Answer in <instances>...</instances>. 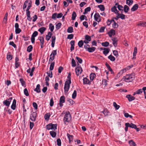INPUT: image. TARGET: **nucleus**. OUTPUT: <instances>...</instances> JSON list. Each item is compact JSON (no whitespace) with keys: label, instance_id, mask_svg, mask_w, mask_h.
<instances>
[{"label":"nucleus","instance_id":"obj_40","mask_svg":"<svg viewBox=\"0 0 146 146\" xmlns=\"http://www.w3.org/2000/svg\"><path fill=\"white\" fill-rule=\"evenodd\" d=\"M50 135L53 137H55L56 135V133L54 131H50Z\"/></svg>","mask_w":146,"mask_h":146},{"label":"nucleus","instance_id":"obj_46","mask_svg":"<svg viewBox=\"0 0 146 146\" xmlns=\"http://www.w3.org/2000/svg\"><path fill=\"white\" fill-rule=\"evenodd\" d=\"M137 48L136 47H135L134 48V51L133 53V56H135L137 53Z\"/></svg>","mask_w":146,"mask_h":146},{"label":"nucleus","instance_id":"obj_1","mask_svg":"<svg viewBox=\"0 0 146 146\" xmlns=\"http://www.w3.org/2000/svg\"><path fill=\"white\" fill-rule=\"evenodd\" d=\"M71 119V115L70 112L69 111L66 112L63 120L64 124L67 125V123L70 122Z\"/></svg>","mask_w":146,"mask_h":146},{"label":"nucleus","instance_id":"obj_23","mask_svg":"<svg viewBox=\"0 0 146 146\" xmlns=\"http://www.w3.org/2000/svg\"><path fill=\"white\" fill-rule=\"evenodd\" d=\"M67 136L69 139V142H70L73 141V136L72 135H70L69 133H67Z\"/></svg>","mask_w":146,"mask_h":146},{"label":"nucleus","instance_id":"obj_36","mask_svg":"<svg viewBox=\"0 0 146 146\" xmlns=\"http://www.w3.org/2000/svg\"><path fill=\"white\" fill-rule=\"evenodd\" d=\"M113 41V44L115 47H116L117 46V40L115 38H113L112 39Z\"/></svg>","mask_w":146,"mask_h":146},{"label":"nucleus","instance_id":"obj_11","mask_svg":"<svg viewBox=\"0 0 146 146\" xmlns=\"http://www.w3.org/2000/svg\"><path fill=\"white\" fill-rule=\"evenodd\" d=\"M52 34L51 32H48V34L46 36V39L47 41L49 40L51 37Z\"/></svg>","mask_w":146,"mask_h":146},{"label":"nucleus","instance_id":"obj_8","mask_svg":"<svg viewBox=\"0 0 146 146\" xmlns=\"http://www.w3.org/2000/svg\"><path fill=\"white\" fill-rule=\"evenodd\" d=\"M100 17V16L99 14L98 13H95L94 16L95 21L98 22H100L101 21V19L100 18H99Z\"/></svg>","mask_w":146,"mask_h":146},{"label":"nucleus","instance_id":"obj_16","mask_svg":"<svg viewBox=\"0 0 146 146\" xmlns=\"http://www.w3.org/2000/svg\"><path fill=\"white\" fill-rule=\"evenodd\" d=\"M70 44L71 45L70 50L71 51H72L74 49L75 41L74 40L71 41L70 42Z\"/></svg>","mask_w":146,"mask_h":146},{"label":"nucleus","instance_id":"obj_28","mask_svg":"<svg viewBox=\"0 0 146 146\" xmlns=\"http://www.w3.org/2000/svg\"><path fill=\"white\" fill-rule=\"evenodd\" d=\"M127 123L128 124H129L128 125L129 127H130L134 129H135V128H136V125L132 123Z\"/></svg>","mask_w":146,"mask_h":146},{"label":"nucleus","instance_id":"obj_43","mask_svg":"<svg viewBox=\"0 0 146 146\" xmlns=\"http://www.w3.org/2000/svg\"><path fill=\"white\" fill-rule=\"evenodd\" d=\"M51 129L54 130H55L57 129V124H53L51 123Z\"/></svg>","mask_w":146,"mask_h":146},{"label":"nucleus","instance_id":"obj_61","mask_svg":"<svg viewBox=\"0 0 146 146\" xmlns=\"http://www.w3.org/2000/svg\"><path fill=\"white\" fill-rule=\"evenodd\" d=\"M38 35V33L36 31H35L33 33L31 36L35 37L36 36Z\"/></svg>","mask_w":146,"mask_h":146},{"label":"nucleus","instance_id":"obj_62","mask_svg":"<svg viewBox=\"0 0 146 146\" xmlns=\"http://www.w3.org/2000/svg\"><path fill=\"white\" fill-rule=\"evenodd\" d=\"M105 28V27H102L99 30V32L100 33H102L104 32Z\"/></svg>","mask_w":146,"mask_h":146},{"label":"nucleus","instance_id":"obj_12","mask_svg":"<svg viewBox=\"0 0 146 146\" xmlns=\"http://www.w3.org/2000/svg\"><path fill=\"white\" fill-rule=\"evenodd\" d=\"M115 33V30L113 29H111L108 33L109 36L110 37H111L112 35H114Z\"/></svg>","mask_w":146,"mask_h":146},{"label":"nucleus","instance_id":"obj_24","mask_svg":"<svg viewBox=\"0 0 146 146\" xmlns=\"http://www.w3.org/2000/svg\"><path fill=\"white\" fill-rule=\"evenodd\" d=\"M40 85L38 84L37 85L36 88L34 90V91H36L37 93H39L40 92Z\"/></svg>","mask_w":146,"mask_h":146},{"label":"nucleus","instance_id":"obj_35","mask_svg":"<svg viewBox=\"0 0 146 146\" xmlns=\"http://www.w3.org/2000/svg\"><path fill=\"white\" fill-rule=\"evenodd\" d=\"M26 15L27 16V19L30 21H31L32 18L31 17L30 13H26Z\"/></svg>","mask_w":146,"mask_h":146},{"label":"nucleus","instance_id":"obj_56","mask_svg":"<svg viewBox=\"0 0 146 146\" xmlns=\"http://www.w3.org/2000/svg\"><path fill=\"white\" fill-rule=\"evenodd\" d=\"M62 25L61 23H58L56 26V28L57 29H58L60 28L61 26Z\"/></svg>","mask_w":146,"mask_h":146},{"label":"nucleus","instance_id":"obj_30","mask_svg":"<svg viewBox=\"0 0 146 146\" xmlns=\"http://www.w3.org/2000/svg\"><path fill=\"white\" fill-rule=\"evenodd\" d=\"M100 10L102 11H104L105 10V7L104 5H100L98 6Z\"/></svg>","mask_w":146,"mask_h":146},{"label":"nucleus","instance_id":"obj_25","mask_svg":"<svg viewBox=\"0 0 146 146\" xmlns=\"http://www.w3.org/2000/svg\"><path fill=\"white\" fill-rule=\"evenodd\" d=\"M46 28L44 27H42L39 29L38 31H39L41 34H42L43 32L46 30Z\"/></svg>","mask_w":146,"mask_h":146},{"label":"nucleus","instance_id":"obj_13","mask_svg":"<svg viewBox=\"0 0 146 146\" xmlns=\"http://www.w3.org/2000/svg\"><path fill=\"white\" fill-rule=\"evenodd\" d=\"M10 103L11 101L8 100H4L3 102V104L7 107H9V106Z\"/></svg>","mask_w":146,"mask_h":146},{"label":"nucleus","instance_id":"obj_52","mask_svg":"<svg viewBox=\"0 0 146 146\" xmlns=\"http://www.w3.org/2000/svg\"><path fill=\"white\" fill-rule=\"evenodd\" d=\"M24 94L26 96H29V94L27 88H25L24 90Z\"/></svg>","mask_w":146,"mask_h":146},{"label":"nucleus","instance_id":"obj_41","mask_svg":"<svg viewBox=\"0 0 146 146\" xmlns=\"http://www.w3.org/2000/svg\"><path fill=\"white\" fill-rule=\"evenodd\" d=\"M109 44L108 42L106 41L105 42H103L102 43V46L105 47L108 46Z\"/></svg>","mask_w":146,"mask_h":146},{"label":"nucleus","instance_id":"obj_7","mask_svg":"<svg viewBox=\"0 0 146 146\" xmlns=\"http://www.w3.org/2000/svg\"><path fill=\"white\" fill-rule=\"evenodd\" d=\"M65 98L64 96H61L60 98L59 104L60 107H62L63 106V104L65 102Z\"/></svg>","mask_w":146,"mask_h":146},{"label":"nucleus","instance_id":"obj_4","mask_svg":"<svg viewBox=\"0 0 146 146\" xmlns=\"http://www.w3.org/2000/svg\"><path fill=\"white\" fill-rule=\"evenodd\" d=\"M37 113L36 112H33L30 115V119L33 121H35L36 118Z\"/></svg>","mask_w":146,"mask_h":146},{"label":"nucleus","instance_id":"obj_59","mask_svg":"<svg viewBox=\"0 0 146 146\" xmlns=\"http://www.w3.org/2000/svg\"><path fill=\"white\" fill-rule=\"evenodd\" d=\"M113 55L116 56V57H117L118 56V52L116 50H114L113 51Z\"/></svg>","mask_w":146,"mask_h":146},{"label":"nucleus","instance_id":"obj_44","mask_svg":"<svg viewBox=\"0 0 146 146\" xmlns=\"http://www.w3.org/2000/svg\"><path fill=\"white\" fill-rule=\"evenodd\" d=\"M113 105L116 110L118 109L120 107V106L117 105L115 102H113Z\"/></svg>","mask_w":146,"mask_h":146},{"label":"nucleus","instance_id":"obj_21","mask_svg":"<svg viewBox=\"0 0 146 146\" xmlns=\"http://www.w3.org/2000/svg\"><path fill=\"white\" fill-rule=\"evenodd\" d=\"M111 11L114 12L117 15L119 13V11L117 10L116 7L115 6H114L111 8Z\"/></svg>","mask_w":146,"mask_h":146},{"label":"nucleus","instance_id":"obj_60","mask_svg":"<svg viewBox=\"0 0 146 146\" xmlns=\"http://www.w3.org/2000/svg\"><path fill=\"white\" fill-rule=\"evenodd\" d=\"M47 74L48 75V76L50 78H52V72L51 71H49V72H47Z\"/></svg>","mask_w":146,"mask_h":146},{"label":"nucleus","instance_id":"obj_51","mask_svg":"<svg viewBox=\"0 0 146 146\" xmlns=\"http://www.w3.org/2000/svg\"><path fill=\"white\" fill-rule=\"evenodd\" d=\"M72 67H75L76 66V62L74 59L72 58Z\"/></svg>","mask_w":146,"mask_h":146},{"label":"nucleus","instance_id":"obj_6","mask_svg":"<svg viewBox=\"0 0 146 146\" xmlns=\"http://www.w3.org/2000/svg\"><path fill=\"white\" fill-rule=\"evenodd\" d=\"M91 40V37L88 35H86L85 36V40L84 41V42L85 43L88 44Z\"/></svg>","mask_w":146,"mask_h":146},{"label":"nucleus","instance_id":"obj_55","mask_svg":"<svg viewBox=\"0 0 146 146\" xmlns=\"http://www.w3.org/2000/svg\"><path fill=\"white\" fill-rule=\"evenodd\" d=\"M71 73L70 72L68 74V76H67V78H68V80H67L66 81L69 82V81L71 82Z\"/></svg>","mask_w":146,"mask_h":146},{"label":"nucleus","instance_id":"obj_33","mask_svg":"<svg viewBox=\"0 0 146 146\" xmlns=\"http://www.w3.org/2000/svg\"><path fill=\"white\" fill-rule=\"evenodd\" d=\"M76 17V14L75 11H73L72 15V20H74Z\"/></svg>","mask_w":146,"mask_h":146},{"label":"nucleus","instance_id":"obj_31","mask_svg":"<svg viewBox=\"0 0 146 146\" xmlns=\"http://www.w3.org/2000/svg\"><path fill=\"white\" fill-rule=\"evenodd\" d=\"M73 28L72 27H69L67 30V32L68 33H71L73 32Z\"/></svg>","mask_w":146,"mask_h":146},{"label":"nucleus","instance_id":"obj_45","mask_svg":"<svg viewBox=\"0 0 146 146\" xmlns=\"http://www.w3.org/2000/svg\"><path fill=\"white\" fill-rule=\"evenodd\" d=\"M138 25L141 27H146V22L140 23L138 24Z\"/></svg>","mask_w":146,"mask_h":146},{"label":"nucleus","instance_id":"obj_57","mask_svg":"<svg viewBox=\"0 0 146 146\" xmlns=\"http://www.w3.org/2000/svg\"><path fill=\"white\" fill-rule=\"evenodd\" d=\"M21 31V30L19 28L15 29V32L16 34L19 33Z\"/></svg>","mask_w":146,"mask_h":146},{"label":"nucleus","instance_id":"obj_19","mask_svg":"<svg viewBox=\"0 0 146 146\" xmlns=\"http://www.w3.org/2000/svg\"><path fill=\"white\" fill-rule=\"evenodd\" d=\"M104 51H103V54L105 55L106 56L107 54H108L109 52L110 49L109 48H104Z\"/></svg>","mask_w":146,"mask_h":146},{"label":"nucleus","instance_id":"obj_20","mask_svg":"<svg viewBox=\"0 0 146 146\" xmlns=\"http://www.w3.org/2000/svg\"><path fill=\"white\" fill-rule=\"evenodd\" d=\"M96 48L95 47H89L88 48H87V49L86 50L90 52H94L95 49Z\"/></svg>","mask_w":146,"mask_h":146},{"label":"nucleus","instance_id":"obj_54","mask_svg":"<svg viewBox=\"0 0 146 146\" xmlns=\"http://www.w3.org/2000/svg\"><path fill=\"white\" fill-rule=\"evenodd\" d=\"M112 27L114 28H117L118 27V25L115 22H114L113 23V24L112 25Z\"/></svg>","mask_w":146,"mask_h":146},{"label":"nucleus","instance_id":"obj_32","mask_svg":"<svg viewBox=\"0 0 146 146\" xmlns=\"http://www.w3.org/2000/svg\"><path fill=\"white\" fill-rule=\"evenodd\" d=\"M132 0H126V3L129 6L131 5L133 3Z\"/></svg>","mask_w":146,"mask_h":146},{"label":"nucleus","instance_id":"obj_29","mask_svg":"<svg viewBox=\"0 0 146 146\" xmlns=\"http://www.w3.org/2000/svg\"><path fill=\"white\" fill-rule=\"evenodd\" d=\"M84 41L81 40L79 41L78 43V45L79 47H82L84 44Z\"/></svg>","mask_w":146,"mask_h":146},{"label":"nucleus","instance_id":"obj_22","mask_svg":"<svg viewBox=\"0 0 146 146\" xmlns=\"http://www.w3.org/2000/svg\"><path fill=\"white\" fill-rule=\"evenodd\" d=\"M96 76V75L94 73H92L90 74V78L91 82L93 81Z\"/></svg>","mask_w":146,"mask_h":146},{"label":"nucleus","instance_id":"obj_27","mask_svg":"<svg viewBox=\"0 0 146 146\" xmlns=\"http://www.w3.org/2000/svg\"><path fill=\"white\" fill-rule=\"evenodd\" d=\"M108 58L111 61H114L115 59V57L111 55L109 56Z\"/></svg>","mask_w":146,"mask_h":146},{"label":"nucleus","instance_id":"obj_37","mask_svg":"<svg viewBox=\"0 0 146 146\" xmlns=\"http://www.w3.org/2000/svg\"><path fill=\"white\" fill-rule=\"evenodd\" d=\"M20 81L21 82V84L23 86H24L25 87V81H24L23 79L22 78H20Z\"/></svg>","mask_w":146,"mask_h":146},{"label":"nucleus","instance_id":"obj_9","mask_svg":"<svg viewBox=\"0 0 146 146\" xmlns=\"http://www.w3.org/2000/svg\"><path fill=\"white\" fill-rule=\"evenodd\" d=\"M83 84H84L90 85L91 81L89 80L87 78H84L83 79Z\"/></svg>","mask_w":146,"mask_h":146},{"label":"nucleus","instance_id":"obj_48","mask_svg":"<svg viewBox=\"0 0 146 146\" xmlns=\"http://www.w3.org/2000/svg\"><path fill=\"white\" fill-rule=\"evenodd\" d=\"M29 0H27L25 1V2L24 4L23 5V9H25L26 8V7H27V3H28L29 2Z\"/></svg>","mask_w":146,"mask_h":146},{"label":"nucleus","instance_id":"obj_3","mask_svg":"<svg viewBox=\"0 0 146 146\" xmlns=\"http://www.w3.org/2000/svg\"><path fill=\"white\" fill-rule=\"evenodd\" d=\"M71 83V82L69 81V82L67 81L65 82L64 88L65 93H66L68 92L70 88V84Z\"/></svg>","mask_w":146,"mask_h":146},{"label":"nucleus","instance_id":"obj_50","mask_svg":"<svg viewBox=\"0 0 146 146\" xmlns=\"http://www.w3.org/2000/svg\"><path fill=\"white\" fill-rule=\"evenodd\" d=\"M105 115V116L108 115V113L109 112L108 110L107 109H106L105 110H104L102 112Z\"/></svg>","mask_w":146,"mask_h":146},{"label":"nucleus","instance_id":"obj_26","mask_svg":"<svg viewBox=\"0 0 146 146\" xmlns=\"http://www.w3.org/2000/svg\"><path fill=\"white\" fill-rule=\"evenodd\" d=\"M128 143L130 145V146H135L136 144L132 140H130L128 141Z\"/></svg>","mask_w":146,"mask_h":146},{"label":"nucleus","instance_id":"obj_64","mask_svg":"<svg viewBox=\"0 0 146 146\" xmlns=\"http://www.w3.org/2000/svg\"><path fill=\"white\" fill-rule=\"evenodd\" d=\"M74 37V35L73 34L68 35V36L67 38L68 39H72Z\"/></svg>","mask_w":146,"mask_h":146},{"label":"nucleus","instance_id":"obj_47","mask_svg":"<svg viewBox=\"0 0 146 146\" xmlns=\"http://www.w3.org/2000/svg\"><path fill=\"white\" fill-rule=\"evenodd\" d=\"M76 94H77V92L76 90H74L72 94V98L73 99H75L76 96Z\"/></svg>","mask_w":146,"mask_h":146},{"label":"nucleus","instance_id":"obj_34","mask_svg":"<svg viewBox=\"0 0 146 146\" xmlns=\"http://www.w3.org/2000/svg\"><path fill=\"white\" fill-rule=\"evenodd\" d=\"M49 28L51 32H52L53 31L54 29V26L51 23L49 24Z\"/></svg>","mask_w":146,"mask_h":146},{"label":"nucleus","instance_id":"obj_15","mask_svg":"<svg viewBox=\"0 0 146 146\" xmlns=\"http://www.w3.org/2000/svg\"><path fill=\"white\" fill-rule=\"evenodd\" d=\"M117 15L116 16V17L118 18H120L122 19H125V15L123 14H120L118 13L117 14Z\"/></svg>","mask_w":146,"mask_h":146},{"label":"nucleus","instance_id":"obj_39","mask_svg":"<svg viewBox=\"0 0 146 146\" xmlns=\"http://www.w3.org/2000/svg\"><path fill=\"white\" fill-rule=\"evenodd\" d=\"M33 47L31 45L29 46L27 48V51L29 52H31L33 49Z\"/></svg>","mask_w":146,"mask_h":146},{"label":"nucleus","instance_id":"obj_58","mask_svg":"<svg viewBox=\"0 0 146 146\" xmlns=\"http://www.w3.org/2000/svg\"><path fill=\"white\" fill-rule=\"evenodd\" d=\"M57 145L58 146L61 145V141L60 139L59 138L57 140Z\"/></svg>","mask_w":146,"mask_h":146},{"label":"nucleus","instance_id":"obj_42","mask_svg":"<svg viewBox=\"0 0 146 146\" xmlns=\"http://www.w3.org/2000/svg\"><path fill=\"white\" fill-rule=\"evenodd\" d=\"M113 19V18L111 20H110L109 19L108 20L107 23L108 25H110L111 24L112 22H113V23L115 22Z\"/></svg>","mask_w":146,"mask_h":146},{"label":"nucleus","instance_id":"obj_49","mask_svg":"<svg viewBox=\"0 0 146 146\" xmlns=\"http://www.w3.org/2000/svg\"><path fill=\"white\" fill-rule=\"evenodd\" d=\"M54 62H52L50 64V70H53L54 65Z\"/></svg>","mask_w":146,"mask_h":146},{"label":"nucleus","instance_id":"obj_14","mask_svg":"<svg viewBox=\"0 0 146 146\" xmlns=\"http://www.w3.org/2000/svg\"><path fill=\"white\" fill-rule=\"evenodd\" d=\"M52 39V43L51 46L52 47H54V45L55 43V41L56 40V37L54 36H53L51 37Z\"/></svg>","mask_w":146,"mask_h":146},{"label":"nucleus","instance_id":"obj_53","mask_svg":"<svg viewBox=\"0 0 146 146\" xmlns=\"http://www.w3.org/2000/svg\"><path fill=\"white\" fill-rule=\"evenodd\" d=\"M76 59L78 61V62L80 64H81L82 62V59L76 56Z\"/></svg>","mask_w":146,"mask_h":146},{"label":"nucleus","instance_id":"obj_63","mask_svg":"<svg viewBox=\"0 0 146 146\" xmlns=\"http://www.w3.org/2000/svg\"><path fill=\"white\" fill-rule=\"evenodd\" d=\"M9 44L10 45H12L14 48H15L16 47V45L14 44L13 41H11L9 42Z\"/></svg>","mask_w":146,"mask_h":146},{"label":"nucleus","instance_id":"obj_2","mask_svg":"<svg viewBox=\"0 0 146 146\" xmlns=\"http://www.w3.org/2000/svg\"><path fill=\"white\" fill-rule=\"evenodd\" d=\"M125 81L126 82H129L135 79V74L134 73L129 74L126 75L124 77Z\"/></svg>","mask_w":146,"mask_h":146},{"label":"nucleus","instance_id":"obj_38","mask_svg":"<svg viewBox=\"0 0 146 146\" xmlns=\"http://www.w3.org/2000/svg\"><path fill=\"white\" fill-rule=\"evenodd\" d=\"M129 7L127 5H125L124 6V11L125 13H127L129 10Z\"/></svg>","mask_w":146,"mask_h":146},{"label":"nucleus","instance_id":"obj_18","mask_svg":"<svg viewBox=\"0 0 146 146\" xmlns=\"http://www.w3.org/2000/svg\"><path fill=\"white\" fill-rule=\"evenodd\" d=\"M16 103V100L15 99H14L13 100V103L11 106V109L13 110H15V109Z\"/></svg>","mask_w":146,"mask_h":146},{"label":"nucleus","instance_id":"obj_5","mask_svg":"<svg viewBox=\"0 0 146 146\" xmlns=\"http://www.w3.org/2000/svg\"><path fill=\"white\" fill-rule=\"evenodd\" d=\"M82 71V68L81 66L76 68H75V72L77 76H78L80 74Z\"/></svg>","mask_w":146,"mask_h":146},{"label":"nucleus","instance_id":"obj_10","mask_svg":"<svg viewBox=\"0 0 146 146\" xmlns=\"http://www.w3.org/2000/svg\"><path fill=\"white\" fill-rule=\"evenodd\" d=\"M126 97L128 99V101L129 102H131L135 99V97L134 96H132L130 94L127 95L126 96Z\"/></svg>","mask_w":146,"mask_h":146},{"label":"nucleus","instance_id":"obj_17","mask_svg":"<svg viewBox=\"0 0 146 146\" xmlns=\"http://www.w3.org/2000/svg\"><path fill=\"white\" fill-rule=\"evenodd\" d=\"M138 5L137 4H135L131 9L132 11H134L137 9L138 8Z\"/></svg>","mask_w":146,"mask_h":146}]
</instances>
